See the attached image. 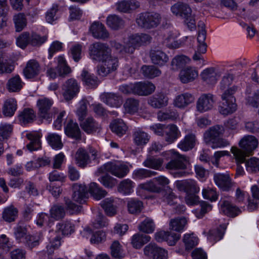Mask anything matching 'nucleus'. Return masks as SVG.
<instances>
[{"instance_id":"1","label":"nucleus","mask_w":259,"mask_h":259,"mask_svg":"<svg viewBox=\"0 0 259 259\" xmlns=\"http://www.w3.org/2000/svg\"><path fill=\"white\" fill-rule=\"evenodd\" d=\"M239 145L242 150L233 146L231 149V152L237 163H242L244 162L246 156L257 147L258 141L253 136H245L240 141Z\"/></svg>"},{"instance_id":"2","label":"nucleus","mask_w":259,"mask_h":259,"mask_svg":"<svg viewBox=\"0 0 259 259\" xmlns=\"http://www.w3.org/2000/svg\"><path fill=\"white\" fill-rule=\"evenodd\" d=\"M238 88L236 85L226 90L221 96L222 100L219 110L221 114L227 115L234 113L237 109L236 99L233 95L238 91Z\"/></svg>"},{"instance_id":"3","label":"nucleus","mask_w":259,"mask_h":259,"mask_svg":"<svg viewBox=\"0 0 259 259\" xmlns=\"http://www.w3.org/2000/svg\"><path fill=\"white\" fill-rule=\"evenodd\" d=\"M170 11L175 16L184 19L185 24L191 30L195 28V20L192 15V9L188 4L182 2L175 3L171 7Z\"/></svg>"},{"instance_id":"4","label":"nucleus","mask_w":259,"mask_h":259,"mask_svg":"<svg viewBox=\"0 0 259 259\" xmlns=\"http://www.w3.org/2000/svg\"><path fill=\"white\" fill-rule=\"evenodd\" d=\"M166 159H170L166 165V168L169 170L185 169L187 168V158L186 156L180 155L174 150L166 151L163 153Z\"/></svg>"},{"instance_id":"5","label":"nucleus","mask_w":259,"mask_h":259,"mask_svg":"<svg viewBox=\"0 0 259 259\" xmlns=\"http://www.w3.org/2000/svg\"><path fill=\"white\" fill-rule=\"evenodd\" d=\"M152 37L148 34L137 33L129 36L128 40L126 42L125 52L127 53L132 54L135 49L142 46L149 44Z\"/></svg>"},{"instance_id":"6","label":"nucleus","mask_w":259,"mask_h":259,"mask_svg":"<svg viewBox=\"0 0 259 259\" xmlns=\"http://www.w3.org/2000/svg\"><path fill=\"white\" fill-rule=\"evenodd\" d=\"M111 51L108 46L105 44L96 42L89 47V55L90 58L94 60L101 62L108 58Z\"/></svg>"},{"instance_id":"7","label":"nucleus","mask_w":259,"mask_h":259,"mask_svg":"<svg viewBox=\"0 0 259 259\" xmlns=\"http://www.w3.org/2000/svg\"><path fill=\"white\" fill-rule=\"evenodd\" d=\"M102 168L105 172H109L118 178L124 177L130 171L127 163L120 161L108 162L104 164Z\"/></svg>"},{"instance_id":"8","label":"nucleus","mask_w":259,"mask_h":259,"mask_svg":"<svg viewBox=\"0 0 259 259\" xmlns=\"http://www.w3.org/2000/svg\"><path fill=\"white\" fill-rule=\"evenodd\" d=\"M160 15L158 13L140 14L136 19L137 25L143 28L150 29L156 27L160 23Z\"/></svg>"},{"instance_id":"9","label":"nucleus","mask_w":259,"mask_h":259,"mask_svg":"<svg viewBox=\"0 0 259 259\" xmlns=\"http://www.w3.org/2000/svg\"><path fill=\"white\" fill-rule=\"evenodd\" d=\"M206 39V31L203 28L199 31L197 37V45L195 50V53L192 56L194 61L197 62L198 64H203L204 61L203 54L207 51V45L205 42Z\"/></svg>"},{"instance_id":"10","label":"nucleus","mask_w":259,"mask_h":259,"mask_svg":"<svg viewBox=\"0 0 259 259\" xmlns=\"http://www.w3.org/2000/svg\"><path fill=\"white\" fill-rule=\"evenodd\" d=\"M103 64L98 67V74L102 77L106 76L111 72L115 71L118 66L117 58L112 57L110 54L108 58L101 61Z\"/></svg>"},{"instance_id":"11","label":"nucleus","mask_w":259,"mask_h":259,"mask_svg":"<svg viewBox=\"0 0 259 259\" xmlns=\"http://www.w3.org/2000/svg\"><path fill=\"white\" fill-rule=\"evenodd\" d=\"M53 104V101L51 99L46 97L38 99L36 106L38 110L39 116L47 121H50L52 118L50 110Z\"/></svg>"},{"instance_id":"12","label":"nucleus","mask_w":259,"mask_h":259,"mask_svg":"<svg viewBox=\"0 0 259 259\" xmlns=\"http://www.w3.org/2000/svg\"><path fill=\"white\" fill-rule=\"evenodd\" d=\"M224 132L223 126L220 125L212 126L206 130L203 134L205 143L210 146Z\"/></svg>"},{"instance_id":"13","label":"nucleus","mask_w":259,"mask_h":259,"mask_svg":"<svg viewBox=\"0 0 259 259\" xmlns=\"http://www.w3.org/2000/svg\"><path fill=\"white\" fill-rule=\"evenodd\" d=\"M144 254L148 256H152L153 259H167V251L158 247L156 244L150 243L144 249Z\"/></svg>"},{"instance_id":"14","label":"nucleus","mask_w":259,"mask_h":259,"mask_svg":"<svg viewBox=\"0 0 259 259\" xmlns=\"http://www.w3.org/2000/svg\"><path fill=\"white\" fill-rule=\"evenodd\" d=\"M215 100L211 94H203L198 99L196 103L197 110L200 112H204L211 110Z\"/></svg>"},{"instance_id":"15","label":"nucleus","mask_w":259,"mask_h":259,"mask_svg":"<svg viewBox=\"0 0 259 259\" xmlns=\"http://www.w3.org/2000/svg\"><path fill=\"white\" fill-rule=\"evenodd\" d=\"M41 67L38 62L34 59L30 60L23 70L24 76L27 79H35L39 74Z\"/></svg>"},{"instance_id":"16","label":"nucleus","mask_w":259,"mask_h":259,"mask_svg":"<svg viewBox=\"0 0 259 259\" xmlns=\"http://www.w3.org/2000/svg\"><path fill=\"white\" fill-rule=\"evenodd\" d=\"M195 97L189 93H184L177 95L173 100V105L180 109H185L190 104L194 102Z\"/></svg>"},{"instance_id":"17","label":"nucleus","mask_w":259,"mask_h":259,"mask_svg":"<svg viewBox=\"0 0 259 259\" xmlns=\"http://www.w3.org/2000/svg\"><path fill=\"white\" fill-rule=\"evenodd\" d=\"M101 101L109 106L119 107L122 103V98L118 94L104 93L100 95Z\"/></svg>"},{"instance_id":"18","label":"nucleus","mask_w":259,"mask_h":259,"mask_svg":"<svg viewBox=\"0 0 259 259\" xmlns=\"http://www.w3.org/2000/svg\"><path fill=\"white\" fill-rule=\"evenodd\" d=\"M63 96L67 101L71 100L79 92V87L76 81L73 79H68L63 87Z\"/></svg>"},{"instance_id":"19","label":"nucleus","mask_w":259,"mask_h":259,"mask_svg":"<svg viewBox=\"0 0 259 259\" xmlns=\"http://www.w3.org/2000/svg\"><path fill=\"white\" fill-rule=\"evenodd\" d=\"M198 76V71L193 66L183 68L180 72L179 78L183 83H187L194 81Z\"/></svg>"},{"instance_id":"20","label":"nucleus","mask_w":259,"mask_h":259,"mask_svg":"<svg viewBox=\"0 0 259 259\" xmlns=\"http://www.w3.org/2000/svg\"><path fill=\"white\" fill-rule=\"evenodd\" d=\"M134 94L146 96L151 94L155 90V85L149 81H139L135 83Z\"/></svg>"},{"instance_id":"21","label":"nucleus","mask_w":259,"mask_h":259,"mask_svg":"<svg viewBox=\"0 0 259 259\" xmlns=\"http://www.w3.org/2000/svg\"><path fill=\"white\" fill-rule=\"evenodd\" d=\"M88 192L85 185L75 184L73 186L72 199L78 203H84L88 198Z\"/></svg>"},{"instance_id":"22","label":"nucleus","mask_w":259,"mask_h":259,"mask_svg":"<svg viewBox=\"0 0 259 259\" xmlns=\"http://www.w3.org/2000/svg\"><path fill=\"white\" fill-rule=\"evenodd\" d=\"M220 211L231 217H236L241 212L240 209L234 205L229 198L222 199L220 201Z\"/></svg>"},{"instance_id":"23","label":"nucleus","mask_w":259,"mask_h":259,"mask_svg":"<svg viewBox=\"0 0 259 259\" xmlns=\"http://www.w3.org/2000/svg\"><path fill=\"white\" fill-rule=\"evenodd\" d=\"M213 179L216 185L224 191L229 190L233 185L228 174H215Z\"/></svg>"},{"instance_id":"24","label":"nucleus","mask_w":259,"mask_h":259,"mask_svg":"<svg viewBox=\"0 0 259 259\" xmlns=\"http://www.w3.org/2000/svg\"><path fill=\"white\" fill-rule=\"evenodd\" d=\"M116 7L117 11L127 13L138 9L140 3L136 0H123L117 2Z\"/></svg>"},{"instance_id":"25","label":"nucleus","mask_w":259,"mask_h":259,"mask_svg":"<svg viewBox=\"0 0 259 259\" xmlns=\"http://www.w3.org/2000/svg\"><path fill=\"white\" fill-rule=\"evenodd\" d=\"M27 139L30 143L27 145V148L30 151H35L41 147L40 138L41 134L38 132H32L26 134Z\"/></svg>"},{"instance_id":"26","label":"nucleus","mask_w":259,"mask_h":259,"mask_svg":"<svg viewBox=\"0 0 259 259\" xmlns=\"http://www.w3.org/2000/svg\"><path fill=\"white\" fill-rule=\"evenodd\" d=\"M168 97L162 94L155 95L149 98L148 103L155 108H161L167 105Z\"/></svg>"},{"instance_id":"27","label":"nucleus","mask_w":259,"mask_h":259,"mask_svg":"<svg viewBox=\"0 0 259 259\" xmlns=\"http://www.w3.org/2000/svg\"><path fill=\"white\" fill-rule=\"evenodd\" d=\"M150 57L153 63L159 66H163L168 61V56L163 51L153 49L150 52Z\"/></svg>"},{"instance_id":"28","label":"nucleus","mask_w":259,"mask_h":259,"mask_svg":"<svg viewBox=\"0 0 259 259\" xmlns=\"http://www.w3.org/2000/svg\"><path fill=\"white\" fill-rule=\"evenodd\" d=\"M90 31L93 36L96 38L105 39L109 36L105 26L99 22L94 23L90 27Z\"/></svg>"},{"instance_id":"29","label":"nucleus","mask_w":259,"mask_h":259,"mask_svg":"<svg viewBox=\"0 0 259 259\" xmlns=\"http://www.w3.org/2000/svg\"><path fill=\"white\" fill-rule=\"evenodd\" d=\"M134 143L138 146H143L150 140V136L144 131L137 129L133 133Z\"/></svg>"},{"instance_id":"30","label":"nucleus","mask_w":259,"mask_h":259,"mask_svg":"<svg viewBox=\"0 0 259 259\" xmlns=\"http://www.w3.org/2000/svg\"><path fill=\"white\" fill-rule=\"evenodd\" d=\"M196 143L195 136L193 134H188L180 142L178 147L183 151H187L193 149L195 146Z\"/></svg>"},{"instance_id":"31","label":"nucleus","mask_w":259,"mask_h":259,"mask_svg":"<svg viewBox=\"0 0 259 259\" xmlns=\"http://www.w3.org/2000/svg\"><path fill=\"white\" fill-rule=\"evenodd\" d=\"M164 133L165 134V140L168 144L173 143L181 135L178 127L174 124L168 125Z\"/></svg>"},{"instance_id":"32","label":"nucleus","mask_w":259,"mask_h":259,"mask_svg":"<svg viewBox=\"0 0 259 259\" xmlns=\"http://www.w3.org/2000/svg\"><path fill=\"white\" fill-rule=\"evenodd\" d=\"M17 108V101L14 98L7 99L3 105V113L7 117L12 116Z\"/></svg>"},{"instance_id":"33","label":"nucleus","mask_w":259,"mask_h":259,"mask_svg":"<svg viewBox=\"0 0 259 259\" xmlns=\"http://www.w3.org/2000/svg\"><path fill=\"white\" fill-rule=\"evenodd\" d=\"M65 133L66 135L70 137L75 139L80 138V131L77 123L70 120L65 127Z\"/></svg>"},{"instance_id":"34","label":"nucleus","mask_w":259,"mask_h":259,"mask_svg":"<svg viewBox=\"0 0 259 259\" xmlns=\"http://www.w3.org/2000/svg\"><path fill=\"white\" fill-rule=\"evenodd\" d=\"M80 124L82 129L88 134L95 132L100 128V124L92 117L87 118Z\"/></svg>"},{"instance_id":"35","label":"nucleus","mask_w":259,"mask_h":259,"mask_svg":"<svg viewBox=\"0 0 259 259\" xmlns=\"http://www.w3.org/2000/svg\"><path fill=\"white\" fill-rule=\"evenodd\" d=\"M191 61V59L187 56L177 55L172 59L171 66L173 70H177L180 68H184V67L189 64Z\"/></svg>"},{"instance_id":"36","label":"nucleus","mask_w":259,"mask_h":259,"mask_svg":"<svg viewBox=\"0 0 259 259\" xmlns=\"http://www.w3.org/2000/svg\"><path fill=\"white\" fill-rule=\"evenodd\" d=\"M35 118L34 111L29 108L24 109L18 115L19 120L22 125H26L33 122Z\"/></svg>"},{"instance_id":"37","label":"nucleus","mask_w":259,"mask_h":259,"mask_svg":"<svg viewBox=\"0 0 259 259\" xmlns=\"http://www.w3.org/2000/svg\"><path fill=\"white\" fill-rule=\"evenodd\" d=\"M201 76L207 83L213 84L216 82L219 75L213 68H208L201 73Z\"/></svg>"},{"instance_id":"38","label":"nucleus","mask_w":259,"mask_h":259,"mask_svg":"<svg viewBox=\"0 0 259 259\" xmlns=\"http://www.w3.org/2000/svg\"><path fill=\"white\" fill-rule=\"evenodd\" d=\"M111 131L117 136L121 137L125 134L127 127L122 119H116L110 124Z\"/></svg>"},{"instance_id":"39","label":"nucleus","mask_w":259,"mask_h":259,"mask_svg":"<svg viewBox=\"0 0 259 259\" xmlns=\"http://www.w3.org/2000/svg\"><path fill=\"white\" fill-rule=\"evenodd\" d=\"M76 164L81 167H84L89 163V156L87 151L82 149H78L75 155Z\"/></svg>"},{"instance_id":"40","label":"nucleus","mask_w":259,"mask_h":259,"mask_svg":"<svg viewBox=\"0 0 259 259\" xmlns=\"http://www.w3.org/2000/svg\"><path fill=\"white\" fill-rule=\"evenodd\" d=\"M150 239L149 236L137 233L132 236L131 243L134 248L139 249L144 244L150 241Z\"/></svg>"},{"instance_id":"41","label":"nucleus","mask_w":259,"mask_h":259,"mask_svg":"<svg viewBox=\"0 0 259 259\" xmlns=\"http://www.w3.org/2000/svg\"><path fill=\"white\" fill-rule=\"evenodd\" d=\"M49 144L55 150L61 149L63 146L61 136L56 133H49L46 137Z\"/></svg>"},{"instance_id":"42","label":"nucleus","mask_w":259,"mask_h":259,"mask_svg":"<svg viewBox=\"0 0 259 259\" xmlns=\"http://www.w3.org/2000/svg\"><path fill=\"white\" fill-rule=\"evenodd\" d=\"M123 108L126 113L134 114L139 110V101L133 98H127L123 104Z\"/></svg>"},{"instance_id":"43","label":"nucleus","mask_w":259,"mask_h":259,"mask_svg":"<svg viewBox=\"0 0 259 259\" xmlns=\"http://www.w3.org/2000/svg\"><path fill=\"white\" fill-rule=\"evenodd\" d=\"M101 206L108 216H113L117 212V206L114 205L113 199L111 198H106L102 201Z\"/></svg>"},{"instance_id":"44","label":"nucleus","mask_w":259,"mask_h":259,"mask_svg":"<svg viewBox=\"0 0 259 259\" xmlns=\"http://www.w3.org/2000/svg\"><path fill=\"white\" fill-rule=\"evenodd\" d=\"M141 71L145 77L149 78H153L161 73V71L153 65H144L141 68Z\"/></svg>"},{"instance_id":"45","label":"nucleus","mask_w":259,"mask_h":259,"mask_svg":"<svg viewBox=\"0 0 259 259\" xmlns=\"http://www.w3.org/2000/svg\"><path fill=\"white\" fill-rule=\"evenodd\" d=\"M23 83L20 77L16 75L10 78L7 83V89L11 92H19L22 88Z\"/></svg>"},{"instance_id":"46","label":"nucleus","mask_w":259,"mask_h":259,"mask_svg":"<svg viewBox=\"0 0 259 259\" xmlns=\"http://www.w3.org/2000/svg\"><path fill=\"white\" fill-rule=\"evenodd\" d=\"M18 210L13 205L8 206L4 209L3 219L7 222L10 223L15 220L18 215Z\"/></svg>"},{"instance_id":"47","label":"nucleus","mask_w":259,"mask_h":259,"mask_svg":"<svg viewBox=\"0 0 259 259\" xmlns=\"http://www.w3.org/2000/svg\"><path fill=\"white\" fill-rule=\"evenodd\" d=\"M89 192H90L94 199L96 200H100L104 197L107 192L106 191L98 187L97 184L95 183H91L88 188Z\"/></svg>"},{"instance_id":"48","label":"nucleus","mask_w":259,"mask_h":259,"mask_svg":"<svg viewBox=\"0 0 259 259\" xmlns=\"http://www.w3.org/2000/svg\"><path fill=\"white\" fill-rule=\"evenodd\" d=\"M107 25L113 29H118L121 28L124 24L123 20L116 15L109 16L106 19Z\"/></svg>"},{"instance_id":"49","label":"nucleus","mask_w":259,"mask_h":259,"mask_svg":"<svg viewBox=\"0 0 259 259\" xmlns=\"http://www.w3.org/2000/svg\"><path fill=\"white\" fill-rule=\"evenodd\" d=\"M226 229V225H223L220 226L218 230H212L209 231L207 239L210 242H216L222 239L225 231Z\"/></svg>"},{"instance_id":"50","label":"nucleus","mask_w":259,"mask_h":259,"mask_svg":"<svg viewBox=\"0 0 259 259\" xmlns=\"http://www.w3.org/2000/svg\"><path fill=\"white\" fill-rule=\"evenodd\" d=\"M187 223V220L184 218L171 219L169 222V228L177 232H181L184 230Z\"/></svg>"},{"instance_id":"51","label":"nucleus","mask_w":259,"mask_h":259,"mask_svg":"<svg viewBox=\"0 0 259 259\" xmlns=\"http://www.w3.org/2000/svg\"><path fill=\"white\" fill-rule=\"evenodd\" d=\"M110 253L112 256L115 258L120 259L124 256L122 246L117 240L114 241L111 244Z\"/></svg>"},{"instance_id":"52","label":"nucleus","mask_w":259,"mask_h":259,"mask_svg":"<svg viewBox=\"0 0 259 259\" xmlns=\"http://www.w3.org/2000/svg\"><path fill=\"white\" fill-rule=\"evenodd\" d=\"M81 77L83 81L89 88H95L97 86L98 80L97 77L90 74L87 70H83L82 71Z\"/></svg>"},{"instance_id":"53","label":"nucleus","mask_w":259,"mask_h":259,"mask_svg":"<svg viewBox=\"0 0 259 259\" xmlns=\"http://www.w3.org/2000/svg\"><path fill=\"white\" fill-rule=\"evenodd\" d=\"M127 205L128 212L132 214L140 212L143 207L142 202L136 199L128 200Z\"/></svg>"},{"instance_id":"54","label":"nucleus","mask_w":259,"mask_h":259,"mask_svg":"<svg viewBox=\"0 0 259 259\" xmlns=\"http://www.w3.org/2000/svg\"><path fill=\"white\" fill-rule=\"evenodd\" d=\"M57 230L64 235L71 234L74 231V226L70 221H65L59 223L57 225Z\"/></svg>"},{"instance_id":"55","label":"nucleus","mask_w":259,"mask_h":259,"mask_svg":"<svg viewBox=\"0 0 259 259\" xmlns=\"http://www.w3.org/2000/svg\"><path fill=\"white\" fill-rule=\"evenodd\" d=\"M134 183L130 179L123 180L119 185V192L124 194H130L133 192Z\"/></svg>"},{"instance_id":"56","label":"nucleus","mask_w":259,"mask_h":259,"mask_svg":"<svg viewBox=\"0 0 259 259\" xmlns=\"http://www.w3.org/2000/svg\"><path fill=\"white\" fill-rule=\"evenodd\" d=\"M13 20L16 30L18 32L22 31L26 26L27 20L25 16L22 13H19L15 15Z\"/></svg>"},{"instance_id":"57","label":"nucleus","mask_w":259,"mask_h":259,"mask_svg":"<svg viewBox=\"0 0 259 259\" xmlns=\"http://www.w3.org/2000/svg\"><path fill=\"white\" fill-rule=\"evenodd\" d=\"M138 228L144 233H151L155 230V224L151 219L146 218L139 225Z\"/></svg>"},{"instance_id":"58","label":"nucleus","mask_w":259,"mask_h":259,"mask_svg":"<svg viewBox=\"0 0 259 259\" xmlns=\"http://www.w3.org/2000/svg\"><path fill=\"white\" fill-rule=\"evenodd\" d=\"M156 174V172L154 171L141 168L134 171L133 178L136 180H141L154 176Z\"/></svg>"},{"instance_id":"59","label":"nucleus","mask_w":259,"mask_h":259,"mask_svg":"<svg viewBox=\"0 0 259 259\" xmlns=\"http://www.w3.org/2000/svg\"><path fill=\"white\" fill-rule=\"evenodd\" d=\"M183 242L185 245L186 249L188 250L197 245L198 238L193 233L186 234L183 238Z\"/></svg>"},{"instance_id":"60","label":"nucleus","mask_w":259,"mask_h":259,"mask_svg":"<svg viewBox=\"0 0 259 259\" xmlns=\"http://www.w3.org/2000/svg\"><path fill=\"white\" fill-rule=\"evenodd\" d=\"M161 195L163 201L170 205L175 203V200L177 198V196L173 192L172 190L169 187H166V188L162 192Z\"/></svg>"},{"instance_id":"61","label":"nucleus","mask_w":259,"mask_h":259,"mask_svg":"<svg viewBox=\"0 0 259 259\" xmlns=\"http://www.w3.org/2000/svg\"><path fill=\"white\" fill-rule=\"evenodd\" d=\"M246 170L249 173H255L259 171V158L252 157L245 162Z\"/></svg>"},{"instance_id":"62","label":"nucleus","mask_w":259,"mask_h":259,"mask_svg":"<svg viewBox=\"0 0 259 259\" xmlns=\"http://www.w3.org/2000/svg\"><path fill=\"white\" fill-rule=\"evenodd\" d=\"M58 65L56 69L59 76H62L69 73L70 72L69 67L66 65L64 58L62 56L58 57Z\"/></svg>"},{"instance_id":"63","label":"nucleus","mask_w":259,"mask_h":259,"mask_svg":"<svg viewBox=\"0 0 259 259\" xmlns=\"http://www.w3.org/2000/svg\"><path fill=\"white\" fill-rule=\"evenodd\" d=\"M14 69L7 57L4 55L0 56V73H10Z\"/></svg>"},{"instance_id":"64","label":"nucleus","mask_w":259,"mask_h":259,"mask_svg":"<svg viewBox=\"0 0 259 259\" xmlns=\"http://www.w3.org/2000/svg\"><path fill=\"white\" fill-rule=\"evenodd\" d=\"M51 218L55 220H59L63 218L65 215L64 208L60 205L53 206L50 211Z\"/></svg>"}]
</instances>
